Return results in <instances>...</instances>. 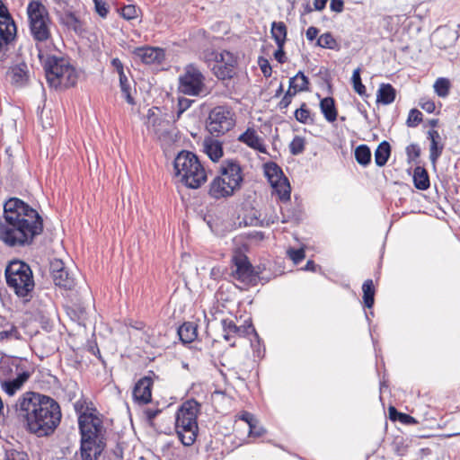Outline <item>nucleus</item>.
<instances>
[{
  "instance_id": "1a4fd4ad",
  "label": "nucleus",
  "mask_w": 460,
  "mask_h": 460,
  "mask_svg": "<svg viewBox=\"0 0 460 460\" xmlns=\"http://www.w3.org/2000/svg\"><path fill=\"white\" fill-rule=\"evenodd\" d=\"M205 81L202 72L193 64H190L179 76L178 91L193 97L206 96L209 91Z\"/></svg>"
},
{
  "instance_id": "bf43d9fd",
  "label": "nucleus",
  "mask_w": 460,
  "mask_h": 460,
  "mask_svg": "<svg viewBox=\"0 0 460 460\" xmlns=\"http://www.w3.org/2000/svg\"><path fill=\"white\" fill-rule=\"evenodd\" d=\"M274 57L278 62L280 64H283L286 62L287 58L284 51V45H280V47H278V49L274 53Z\"/></svg>"
},
{
  "instance_id": "680f3d73",
  "label": "nucleus",
  "mask_w": 460,
  "mask_h": 460,
  "mask_svg": "<svg viewBox=\"0 0 460 460\" xmlns=\"http://www.w3.org/2000/svg\"><path fill=\"white\" fill-rule=\"evenodd\" d=\"M343 0H331L330 8L332 11L336 13H341L343 11Z\"/></svg>"
},
{
  "instance_id": "5701e85b",
  "label": "nucleus",
  "mask_w": 460,
  "mask_h": 460,
  "mask_svg": "<svg viewBox=\"0 0 460 460\" xmlns=\"http://www.w3.org/2000/svg\"><path fill=\"white\" fill-rule=\"evenodd\" d=\"M29 377L30 373L22 372L15 378L1 381V387L8 395H13Z\"/></svg>"
},
{
  "instance_id": "aec40b11",
  "label": "nucleus",
  "mask_w": 460,
  "mask_h": 460,
  "mask_svg": "<svg viewBox=\"0 0 460 460\" xmlns=\"http://www.w3.org/2000/svg\"><path fill=\"white\" fill-rule=\"evenodd\" d=\"M59 23L67 31L82 35L85 31L84 22L80 19L75 11H72L58 20Z\"/></svg>"
},
{
  "instance_id": "864d4df0",
  "label": "nucleus",
  "mask_w": 460,
  "mask_h": 460,
  "mask_svg": "<svg viewBox=\"0 0 460 460\" xmlns=\"http://www.w3.org/2000/svg\"><path fill=\"white\" fill-rule=\"evenodd\" d=\"M122 16L127 20H131L137 17V9L134 5H127L122 8Z\"/></svg>"
},
{
  "instance_id": "2f4dec72",
  "label": "nucleus",
  "mask_w": 460,
  "mask_h": 460,
  "mask_svg": "<svg viewBox=\"0 0 460 460\" xmlns=\"http://www.w3.org/2000/svg\"><path fill=\"white\" fill-rule=\"evenodd\" d=\"M274 191L278 194L279 198L282 201L289 200L291 188L289 181L287 177L280 179L279 181L271 184Z\"/></svg>"
},
{
  "instance_id": "7ed1b4c3",
  "label": "nucleus",
  "mask_w": 460,
  "mask_h": 460,
  "mask_svg": "<svg viewBox=\"0 0 460 460\" xmlns=\"http://www.w3.org/2000/svg\"><path fill=\"white\" fill-rule=\"evenodd\" d=\"M80 453L83 460H96L105 448V429L102 420L93 413L79 416Z\"/></svg>"
},
{
  "instance_id": "2eb2a0df",
  "label": "nucleus",
  "mask_w": 460,
  "mask_h": 460,
  "mask_svg": "<svg viewBox=\"0 0 460 460\" xmlns=\"http://www.w3.org/2000/svg\"><path fill=\"white\" fill-rule=\"evenodd\" d=\"M132 53L136 58L147 65L161 63L164 58V51L160 48L144 46L134 49Z\"/></svg>"
},
{
  "instance_id": "9d476101",
  "label": "nucleus",
  "mask_w": 460,
  "mask_h": 460,
  "mask_svg": "<svg viewBox=\"0 0 460 460\" xmlns=\"http://www.w3.org/2000/svg\"><path fill=\"white\" fill-rule=\"evenodd\" d=\"M235 125V114L227 106H217L208 114L206 128L216 136H221L231 130Z\"/></svg>"
},
{
  "instance_id": "4d7b16f0",
  "label": "nucleus",
  "mask_w": 460,
  "mask_h": 460,
  "mask_svg": "<svg viewBox=\"0 0 460 460\" xmlns=\"http://www.w3.org/2000/svg\"><path fill=\"white\" fill-rule=\"evenodd\" d=\"M259 66H260L261 70L265 77H270L271 75L272 69H271V66L267 59L260 58Z\"/></svg>"
},
{
  "instance_id": "4be33fe9",
  "label": "nucleus",
  "mask_w": 460,
  "mask_h": 460,
  "mask_svg": "<svg viewBox=\"0 0 460 460\" xmlns=\"http://www.w3.org/2000/svg\"><path fill=\"white\" fill-rule=\"evenodd\" d=\"M50 24L51 20L39 22L30 24V31L36 41L44 42L50 38Z\"/></svg>"
},
{
  "instance_id": "a211bd4d",
  "label": "nucleus",
  "mask_w": 460,
  "mask_h": 460,
  "mask_svg": "<svg viewBox=\"0 0 460 460\" xmlns=\"http://www.w3.org/2000/svg\"><path fill=\"white\" fill-rule=\"evenodd\" d=\"M26 11L28 15L29 25L39 22L48 21L49 19H50L48 9L40 1H30L27 5Z\"/></svg>"
},
{
  "instance_id": "6e6d98bb",
  "label": "nucleus",
  "mask_w": 460,
  "mask_h": 460,
  "mask_svg": "<svg viewBox=\"0 0 460 460\" xmlns=\"http://www.w3.org/2000/svg\"><path fill=\"white\" fill-rule=\"evenodd\" d=\"M406 153L410 159H416L420 155V149L418 145L411 144L406 147Z\"/></svg>"
},
{
  "instance_id": "603ef678",
  "label": "nucleus",
  "mask_w": 460,
  "mask_h": 460,
  "mask_svg": "<svg viewBox=\"0 0 460 460\" xmlns=\"http://www.w3.org/2000/svg\"><path fill=\"white\" fill-rule=\"evenodd\" d=\"M93 2L97 13L102 18L106 17L109 12L106 3L102 0H93Z\"/></svg>"
},
{
  "instance_id": "6ab92c4d",
  "label": "nucleus",
  "mask_w": 460,
  "mask_h": 460,
  "mask_svg": "<svg viewBox=\"0 0 460 460\" xmlns=\"http://www.w3.org/2000/svg\"><path fill=\"white\" fill-rule=\"evenodd\" d=\"M238 140L249 147L253 148L260 153L266 154V146L263 144L261 137H259L256 130L253 128H247L243 134H241L238 137Z\"/></svg>"
},
{
  "instance_id": "5fc2aeb1",
  "label": "nucleus",
  "mask_w": 460,
  "mask_h": 460,
  "mask_svg": "<svg viewBox=\"0 0 460 460\" xmlns=\"http://www.w3.org/2000/svg\"><path fill=\"white\" fill-rule=\"evenodd\" d=\"M5 460H28V456L24 452L12 450L7 452Z\"/></svg>"
},
{
  "instance_id": "0e129e2a",
  "label": "nucleus",
  "mask_w": 460,
  "mask_h": 460,
  "mask_svg": "<svg viewBox=\"0 0 460 460\" xmlns=\"http://www.w3.org/2000/svg\"><path fill=\"white\" fill-rule=\"evenodd\" d=\"M398 420L405 424L415 423L414 418L405 413H398Z\"/></svg>"
},
{
  "instance_id": "c03bdc74",
  "label": "nucleus",
  "mask_w": 460,
  "mask_h": 460,
  "mask_svg": "<svg viewBox=\"0 0 460 460\" xmlns=\"http://www.w3.org/2000/svg\"><path fill=\"white\" fill-rule=\"evenodd\" d=\"M305 139L303 137L296 136L289 145V151L293 155H300L304 152Z\"/></svg>"
},
{
  "instance_id": "ddd939ff",
  "label": "nucleus",
  "mask_w": 460,
  "mask_h": 460,
  "mask_svg": "<svg viewBox=\"0 0 460 460\" xmlns=\"http://www.w3.org/2000/svg\"><path fill=\"white\" fill-rule=\"evenodd\" d=\"M216 64L213 66L214 74L218 79L231 78L236 65L235 57L229 51L212 52Z\"/></svg>"
},
{
  "instance_id": "393cba45",
  "label": "nucleus",
  "mask_w": 460,
  "mask_h": 460,
  "mask_svg": "<svg viewBox=\"0 0 460 460\" xmlns=\"http://www.w3.org/2000/svg\"><path fill=\"white\" fill-rule=\"evenodd\" d=\"M203 151L213 162L218 161L223 156L221 142L212 137H207L204 139Z\"/></svg>"
},
{
  "instance_id": "c85d7f7f",
  "label": "nucleus",
  "mask_w": 460,
  "mask_h": 460,
  "mask_svg": "<svg viewBox=\"0 0 460 460\" xmlns=\"http://www.w3.org/2000/svg\"><path fill=\"white\" fill-rule=\"evenodd\" d=\"M413 182L418 190H425L429 188V177L425 168L417 166L414 169Z\"/></svg>"
},
{
  "instance_id": "72a5a7b5",
  "label": "nucleus",
  "mask_w": 460,
  "mask_h": 460,
  "mask_svg": "<svg viewBox=\"0 0 460 460\" xmlns=\"http://www.w3.org/2000/svg\"><path fill=\"white\" fill-rule=\"evenodd\" d=\"M290 88H294L295 93H300L308 90L309 80L305 74L299 71L289 80Z\"/></svg>"
},
{
  "instance_id": "b1692460",
  "label": "nucleus",
  "mask_w": 460,
  "mask_h": 460,
  "mask_svg": "<svg viewBox=\"0 0 460 460\" xmlns=\"http://www.w3.org/2000/svg\"><path fill=\"white\" fill-rule=\"evenodd\" d=\"M170 121L156 115L152 110L148 111L146 127L150 134L156 137L164 128H169Z\"/></svg>"
},
{
  "instance_id": "13d9d810",
  "label": "nucleus",
  "mask_w": 460,
  "mask_h": 460,
  "mask_svg": "<svg viewBox=\"0 0 460 460\" xmlns=\"http://www.w3.org/2000/svg\"><path fill=\"white\" fill-rule=\"evenodd\" d=\"M264 433L265 429L262 427L257 425V420L253 424H251L249 427V434L252 437L258 438L262 436Z\"/></svg>"
},
{
  "instance_id": "a18cd8bd",
  "label": "nucleus",
  "mask_w": 460,
  "mask_h": 460,
  "mask_svg": "<svg viewBox=\"0 0 460 460\" xmlns=\"http://www.w3.org/2000/svg\"><path fill=\"white\" fill-rule=\"evenodd\" d=\"M317 45L321 48L333 49L336 47V40L330 32H326L318 38Z\"/></svg>"
},
{
  "instance_id": "c9c22d12",
  "label": "nucleus",
  "mask_w": 460,
  "mask_h": 460,
  "mask_svg": "<svg viewBox=\"0 0 460 460\" xmlns=\"http://www.w3.org/2000/svg\"><path fill=\"white\" fill-rule=\"evenodd\" d=\"M365 306L371 308L375 302V288L372 279H367L362 286Z\"/></svg>"
},
{
  "instance_id": "774afa93",
  "label": "nucleus",
  "mask_w": 460,
  "mask_h": 460,
  "mask_svg": "<svg viewBox=\"0 0 460 460\" xmlns=\"http://www.w3.org/2000/svg\"><path fill=\"white\" fill-rule=\"evenodd\" d=\"M328 0H314V6L315 10L321 11L324 9Z\"/></svg>"
},
{
  "instance_id": "bb28decb",
  "label": "nucleus",
  "mask_w": 460,
  "mask_h": 460,
  "mask_svg": "<svg viewBox=\"0 0 460 460\" xmlns=\"http://www.w3.org/2000/svg\"><path fill=\"white\" fill-rule=\"evenodd\" d=\"M396 91L390 84H382L376 93V102L388 105L394 101Z\"/></svg>"
},
{
  "instance_id": "412c9836",
  "label": "nucleus",
  "mask_w": 460,
  "mask_h": 460,
  "mask_svg": "<svg viewBox=\"0 0 460 460\" xmlns=\"http://www.w3.org/2000/svg\"><path fill=\"white\" fill-rule=\"evenodd\" d=\"M428 138L430 140L429 159L435 165L443 152L444 145L441 143V137L438 131L435 129L428 131Z\"/></svg>"
},
{
  "instance_id": "39448f33",
  "label": "nucleus",
  "mask_w": 460,
  "mask_h": 460,
  "mask_svg": "<svg viewBox=\"0 0 460 460\" xmlns=\"http://www.w3.org/2000/svg\"><path fill=\"white\" fill-rule=\"evenodd\" d=\"M173 167L176 176L190 189H198L207 181L206 171L192 152H180L174 159Z\"/></svg>"
},
{
  "instance_id": "dca6fc26",
  "label": "nucleus",
  "mask_w": 460,
  "mask_h": 460,
  "mask_svg": "<svg viewBox=\"0 0 460 460\" xmlns=\"http://www.w3.org/2000/svg\"><path fill=\"white\" fill-rule=\"evenodd\" d=\"M221 325L223 328L224 339L227 341H230L233 337H243L249 334L251 332H254L251 323L248 325L237 326L232 319H223L221 321Z\"/></svg>"
},
{
  "instance_id": "f3484780",
  "label": "nucleus",
  "mask_w": 460,
  "mask_h": 460,
  "mask_svg": "<svg viewBox=\"0 0 460 460\" xmlns=\"http://www.w3.org/2000/svg\"><path fill=\"white\" fill-rule=\"evenodd\" d=\"M153 381L150 377H143L137 381L133 389V398L138 404H146L151 401V387Z\"/></svg>"
},
{
  "instance_id": "de8ad7c7",
  "label": "nucleus",
  "mask_w": 460,
  "mask_h": 460,
  "mask_svg": "<svg viewBox=\"0 0 460 460\" xmlns=\"http://www.w3.org/2000/svg\"><path fill=\"white\" fill-rule=\"evenodd\" d=\"M288 256L295 264H298L305 259V250L303 248L300 249H288L287 251Z\"/></svg>"
},
{
  "instance_id": "69168bd1",
  "label": "nucleus",
  "mask_w": 460,
  "mask_h": 460,
  "mask_svg": "<svg viewBox=\"0 0 460 460\" xmlns=\"http://www.w3.org/2000/svg\"><path fill=\"white\" fill-rule=\"evenodd\" d=\"M291 102H292V100L290 98L287 97L286 95H284L282 97V99L280 100V102H279L278 107L279 108V110H284V109H287Z\"/></svg>"
},
{
  "instance_id": "37998d69",
  "label": "nucleus",
  "mask_w": 460,
  "mask_h": 460,
  "mask_svg": "<svg viewBox=\"0 0 460 460\" xmlns=\"http://www.w3.org/2000/svg\"><path fill=\"white\" fill-rule=\"evenodd\" d=\"M351 81L354 91L360 96L366 95V87L361 82L360 68H357L353 71Z\"/></svg>"
},
{
  "instance_id": "052dcab7",
  "label": "nucleus",
  "mask_w": 460,
  "mask_h": 460,
  "mask_svg": "<svg viewBox=\"0 0 460 460\" xmlns=\"http://www.w3.org/2000/svg\"><path fill=\"white\" fill-rule=\"evenodd\" d=\"M239 420L246 422L248 424V427H250L251 424H253L256 421L254 416L252 413L248 412V411L242 412L239 415Z\"/></svg>"
},
{
  "instance_id": "423d86ee",
  "label": "nucleus",
  "mask_w": 460,
  "mask_h": 460,
  "mask_svg": "<svg viewBox=\"0 0 460 460\" xmlns=\"http://www.w3.org/2000/svg\"><path fill=\"white\" fill-rule=\"evenodd\" d=\"M219 175L210 183L209 195L215 199L233 195L243 181L240 164L234 160H226L220 166Z\"/></svg>"
},
{
  "instance_id": "58836bf2",
  "label": "nucleus",
  "mask_w": 460,
  "mask_h": 460,
  "mask_svg": "<svg viewBox=\"0 0 460 460\" xmlns=\"http://www.w3.org/2000/svg\"><path fill=\"white\" fill-rule=\"evenodd\" d=\"M54 4V12L59 20L74 10V7L66 0H52Z\"/></svg>"
},
{
  "instance_id": "473e14b6",
  "label": "nucleus",
  "mask_w": 460,
  "mask_h": 460,
  "mask_svg": "<svg viewBox=\"0 0 460 460\" xmlns=\"http://www.w3.org/2000/svg\"><path fill=\"white\" fill-rule=\"evenodd\" d=\"M391 147L388 142L383 141L375 151V163L377 166H384L390 157Z\"/></svg>"
},
{
  "instance_id": "0eeeda50",
  "label": "nucleus",
  "mask_w": 460,
  "mask_h": 460,
  "mask_svg": "<svg viewBox=\"0 0 460 460\" xmlns=\"http://www.w3.org/2000/svg\"><path fill=\"white\" fill-rule=\"evenodd\" d=\"M47 82L50 87L68 88L77 82L75 68L64 58L48 57L44 62Z\"/></svg>"
},
{
  "instance_id": "49530a36",
  "label": "nucleus",
  "mask_w": 460,
  "mask_h": 460,
  "mask_svg": "<svg viewBox=\"0 0 460 460\" xmlns=\"http://www.w3.org/2000/svg\"><path fill=\"white\" fill-rule=\"evenodd\" d=\"M422 121V113L417 109H411L409 112L406 124L410 128L417 127Z\"/></svg>"
},
{
  "instance_id": "a19ab883",
  "label": "nucleus",
  "mask_w": 460,
  "mask_h": 460,
  "mask_svg": "<svg viewBox=\"0 0 460 460\" xmlns=\"http://www.w3.org/2000/svg\"><path fill=\"white\" fill-rule=\"evenodd\" d=\"M295 118L297 121L303 124H313L314 118L311 115L310 111L306 107V104L304 102L300 106L299 109H296L295 111Z\"/></svg>"
},
{
  "instance_id": "f8f14e48",
  "label": "nucleus",
  "mask_w": 460,
  "mask_h": 460,
  "mask_svg": "<svg viewBox=\"0 0 460 460\" xmlns=\"http://www.w3.org/2000/svg\"><path fill=\"white\" fill-rule=\"evenodd\" d=\"M232 261L234 268L232 276L234 279L244 285H254L256 283L257 276L254 274L252 265L246 255L237 253L233 257Z\"/></svg>"
},
{
  "instance_id": "20e7f679",
  "label": "nucleus",
  "mask_w": 460,
  "mask_h": 460,
  "mask_svg": "<svg viewBox=\"0 0 460 460\" xmlns=\"http://www.w3.org/2000/svg\"><path fill=\"white\" fill-rule=\"evenodd\" d=\"M201 404L194 399L187 400L177 410L175 429L179 439L184 446H191L196 441L199 426L198 416Z\"/></svg>"
},
{
  "instance_id": "7c9ffc66",
  "label": "nucleus",
  "mask_w": 460,
  "mask_h": 460,
  "mask_svg": "<svg viewBox=\"0 0 460 460\" xmlns=\"http://www.w3.org/2000/svg\"><path fill=\"white\" fill-rule=\"evenodd\" d=\"M178 334L182 342L190 343L193 341L198 336L197 327L192 323H184L179 328Z\"/></svg>"
},
{
  "instance_id": "f704fd0d",
  "label": "nucleus",
  "mask_w": 460,
  "mask_h": 460,
  "mask_svg": "<svg viewBox=\"0 0 460 460\" xmlns=\"http://www.w3.org/2000/svg\"><path fill=\"white\" fill-rule=\"evenodd\" d=\"M163 130L155 137L161 143L163 146H169L172 143L176 141V132L173 126L170 123L169 128H164Z\"/></svg>"
},
{
  "instance_id": "c756f323",
  "label": "nucleus",
  "mask_w": 460,
  "mask_h": 460,
  "mask_svg": "<svg viewBox=\"0 0 460 460\" xmlns=\"http://www.w3.org/2000/svg\"><path fill=\"white\" fill-rule=\"evenodd\" d=\"M270 32L278 47L285 45L287 40V26L283 22H273Z\"/></svg>"
},
{
  "instance_id": "a878e982",
  "label": "nucleus",
  "mask_w": 460,
  "mask_h": 460,
  "mask_svg": "<svg viewBox=\"0 0 460 460\" xmlns=\"http://www.w3.org/2000/svg\"><path fill=\"white\" fill-rule=\"evenodd\" d=\"M8 76L13 84L17 85L23 84L28 79L27 65L23 62L14 65L10 68Z\"/></svg>"
},
{
  "instance_id": "4c0bfd02",
  "label": "nucleus",
  "mask_w": 460,
  "mask_h": 460,
  "mask_svg": "<svg viewBox=\"0 0 460 460\" xmlns=\"http://www.w3.org/2000/svg\"><path fill=\"white\" fill-rule=\"evenodd\" d=\"M355 158L362 166H367L371 161V151L367 145H360L355 149Z\"/></svg>"
},
{
  "instance_id": "f257e3e1",
  "label": "nucleus",
  "mask_w": 460,
  "mask_h": 460,
  "mask_svg": "<svg viewBox=\"0 0 460 460\" xmlns=\"http://www.w3.org/2000/svg\"><path fill=\"white\" fill-rule=\"evenodd\" d=\"M43 231V220L37 210L18 198L4 204L0 219V241L9 247L30 245Z\"/></svg>"
},
{
  "instance_id": "e2e57ef3",
  "label": "nucleus",
  "mask_w": 460,
  "mask_h": 460,
  "mask_svg": "<svg viewBox=\"0 0 460 460\" xmlns=\"http://www.w3.org/2000/svg\"><path fill=\"white\" fill-rule=\"evenodd\" d=\"M318 32L319 31L317 28L314 26L309 27L305 33L307 40L310 41L314 40L317 37Z\"/></svg>"
},
{
  "instance_id": "cd10ccee",
  "label": "nucleus",
  "mask_w": 460,
  "mask_h": 460,
  "mask_svg": "<svg viewBox=\"0 0 460 460\" xmlns=\"http://www.w3.org/2000/svg\"><path fill=\"white\" fill-rule=\"evenodd\" d=\"M320 109L324 118L329 122H333L337 119V111L334 100L332 97H325L320 102Z\"/></svg>"
},
{
  "instance_id": "09e8293b",
  "label": "nucleus",
  "mask_w": 460,
  "mask_h": 460,
  "mask_svg": "<svg viewBox=\"0 0 460 460\" xmlns=\"http://www.w3.org/2000/svg\"><path fill=\"white\" fill-rule=\"evenodd\" d=\"M121 93L128 104H135L134 98L131 95V86L129 81L119 83Z\"/></svg>"
},
{
  "instance_id": "f03ea898",
  "label": "nucleus",
  "mask_w": 460,
  "mask_h": 460,
  "mask_svg": "<svg viewBox=\"0 0 460 460\" xmlns=\"http://www.w3.org/2000/svg\"><path fill=\"white\" fill-rule=\"evenodd\" d=\"M15 411L25 420L28 429L38 437L52 434L62 416L59 404L54 399L34 392L23 394L16 402Z\"/></svg>"
},
{
  "instance_id": "9b49d317",
  "label": "nucleus",
  "mask_w": 460,
  "mask_h": 460,
  "mask_svg": "<svg viewBox=\"0 0 460 460\" xmlns=\"http://www.w3.org/2000/svg\"><path fill=\"white\" fill-rule=\"evenodd\" d=\"M16 32V25L7 7L0 0V61L4 60L8 45L14 40Z\"/></svg>"
},
{
  "instance_id": "8fccbe9b",
  "label": "nucleus",
  "mask_w": 460,
  "mask_h": 460,
  "mask_svg": "<svg viewBox=\"0 0 460 460\" xmlns=\"http://www.w3.org/2000/svg\"><path fill=\"white\" fill-rule=\"evenodd\" d=\"M419 106L427 111L428 113H432L435 111V102L427 97H422L419 101Z\"/></svg>"
},
{
  "instance_id": "3c124183",
  "label": "nucleus",
  "mask_w": 460,
  "mask_h": 460,
  "mask_svg": "<svg viewBox=\"0 0 460 460\" xmlns=\"http://www.w3.org/2000/svg\"><path fill=\"white\" fill-rule=\"evenodd\" d=\"M194 101L181 97L178 100V111H177V118L179 119L181 115L188 110Z\"/></svg>"
},
{
  "instance_id": "4468645a",
  "label": "nucleus",
  "mask_w": 460,
  "mask_h": 460,
  "mask_svg": "<svg viewBox=\"0 0 460 460\" xmlns=\"http://www.w3.org/2000/svg\"><path fill=\"white\" fill-rule=\"evenodd\" d=\"M50 272L56 286L66 289H71L74 287V278L69 274L61 260L55 259L50 262Z\"/></svg>"
},
{
  "instance_id": "6e6552de",
  "label": "nucleus",
  "mask_w": 460,
  "mask_h": 460,
  "mask_svg": "<svg viewBox=\"0 0 460 460\" xmlns=\"http://www.w3.org/2000/svg\"><path fill=\"white\" fill-rule=\"evenodd\" d=\"M6 284L16 296L26 298L34 289V279L31 267L18 260L12 261L4 271Z\"/></svg>"
},
{
  "instance_id": "ea45409f",
  "label": "nucleus",
  "mask_w": 460,
  "mask_h": 460,
  "mask_svg": "<svg viewBox=\"0 0 460 460\" xmlns=\"http://www.w3.org/2000/svg\"><path fill=\"white\" fill-rule=\"evenodd\" d=\"M433 87L438 96L446 98L449 94L450 82L447 78L439 77L435 81Z\"/></svg>"
},
{
  "instance_id": "79ce46f5",
  "label": "nucleus",
  "mask_w": 460,
  "mask_h": 460,
  "mask_svg": "<svg viewBox=\"0 0 460 460\" xmlns=\"http://www.w3.org/2000/svg\"><path fill=\"white\" fill-rule=\"evenodd\" d=\"M7 328L0 332V342L9 340H20L22 338L17 327L13 324H8Z\"/></svg>"
},
{
  "instance_id": "338daca9",
  "label": "nucleus",
  "mask_w": 460,
  "mask_h": 460,
  "mask_svg": "<svg viewBox=\"0 0 460 460\" xmlns=\"http://www.w3.org/2000/svg\"><path fill=\"white\" fill-rule=\"evenodd\" d=\"M111 65L116 69L117 73L124 70L122 62L117 58L111 60Z\"/></svg>"
},
{
  "instance_id": "e433bc0d",
  "label": "nucleus",
  "mask_w": 460,
  "mask_h": 460,
  "mask_svg": "<svg viewBox=\"0 0 460 460\" xmlns=\"http://www.w3.org/2000/svg\"><path fill=\"white\" fill-rule=\"evenodd\" d=\"M265 174L269 179L270 184L284 178L281 168L275 163H268L264 165Z\"/></svg>"
}]
</instances>
